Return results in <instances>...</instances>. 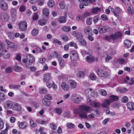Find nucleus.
<instances>
[{
  "instance_id": "obj_35",
  "label": "nucleus",
  "mask_w": 134,
  "mask_h": 134,
  "mask_svg": "<svg viewBox=\"0 0 134 134\" xmlns=\"http://www.w3.org/2000/svg\"><path fill=\"white\" fill-rule=\"evenodd\" d=\"M6 42L8 45V46L10 48H15V45L14 44L10 42L8 40H6Z\"/></svg>"
},
{
  "instance_id": "obj_56",
  "label": "nucleus",
  "mask_w": 134,
  "mask_h": 134,
  "mask_svg": "<svg viewBox=\"0 0 134 134\" xmlns=\"http://www.w3.org/2000/svg\"><path fill=\"white\" fill-rule=\"evenodd\" d=\"M44 97L46 99L48 100H52V96L48 94H46Z\"/></svg>"
},
{
  "instance_id": "obj_36",
  "label": "nucleus",
  "mask_w": 134,
  "mask_h": 134,
  "mask_svg": "<svg viewBox=\"0 0 134 134\" xmlns=\"http://www.w3.org/2000/svg\"><path fill=\"white\" fill-rule=\"evenodd\" d=\"M47 92L46 90L44 88H39V92L40 94H45L47 93Z\"/></svg>"
},
{
  "instance_id": "obj_45",
  "label": "nucleus",
  "mask_w": 134,
  "mask_h": 134,
  "mask_svg": "<svg viewBox=\"0 0 134 134\" xmlns=\"http://www.w3.org/2000/svg\"><path fill=\"white\" fill-rule=\"evenodd\" d=\"M38 33V31L37 29H33L32 32V34L34 36L36 35Z\"/></svg>"
},
{
  "instance_id": "obj_16",
  "label": "nucleus",
  "mask_w": 134,
  "mask_h": 134,
  "mask_svg": "<svg viewBox=\"0 0 134 134\" xmlns=\"http://www.w3.org/2000/svg\"><path fill=\"white\" fill-rule=\"evenodd\" d=\"M110 99H109L111 103L113 102L114 101H117L118 100L119 98L117 96L115 95H111L110 96Z\"/></svg>"
},
{
  "instance_id": "obj_17",
  "label": "nucleus",
  "mask_w": 134,
  "mask_h": 134,
  "mask_svg": "<svg viewBox=\"0 0 134 134\" xmlns=\"http://www.w3.org/2000/svg\"><path fill=\"white\" fill-rule=\"evenodd\" d=\"M19 126L21 129H24L27 127V124L26 122H21L19 124Z\"/></svg>"
},
{
  "instance_id": "obj_47",
  "label": "nucleus",
  "mask_w": 134,
  "mask_h": 134,
  "mask_svg": "<svg viewBox=\"0 0 134 134\" xmlns=\"http://www.w3.org/2000/svg\"><path fill=\"white\" fill-rule=\"evenodd\" d=\"M128 100V98L126 96H124L121 99V101L123 103L127 102Z\"/></svg>"
},
{
  "instance_id": "obj_8",
  "label": "nucleus",
  "mask_w": 134,
  "mask_h": 134,
  "mask_svg": "<svg viewBox=\"0 0 134 134\" xmlns=\"http://www.w3.org/2000/svg\"><path fill=\"white\" fill-rule=\"evenodd\" d=\"M12 109L16 111H20L22 109L21 106L20 104L16 103L13 104Z\"/></svg>"
},
{
  "instance_id": "obj_52",
  "label": "nucleus",
  "mask_w": 134,
  "mask_h": 134,
  "mask_svg": "<svg viewBox=\"0 0 134 134\" xmlns=\"http://www.w3.org/2000/svg\"><path fill=\"white\" fill-rule=\"evenodd\" d=\"M30 124L31 126L33 127H35L37 125V124L36 123H35L34 121L32 119L30 120Z\"/></svg>"
},
{
  "instance_id": "obj_6",
  "label": "nucleus",
  "mask_w": 134,
  "mask_h": 134,
  "mask_svg": "<svg viewBox=\"0 0 134 134\" xmlns=\"http://www.w3.org/2000/svg\"><path fill=\"white\" fill-rule=\"evenodd\" d=\"M0 8L4 10H7L8 8L7 4L3 0H0Z\"/></svg>"
},
{
  "instance_id": "obj_3",
  "label": "nucleus",
  "mask_w": 134,
  "mask_h": 134,
  "mask_svg": "<svg viewBox=\"0 0 134 134\" xmlns=\"http://www.w3.org/2000/svg\"><path fill=\"white\" fill-rule=\"evenodd\" d=\"M71 99L74 103L79 104L81 102L83 98L77 95V94H74L72 95Z\"/></svg>"
},
{
  "instance_id": "obj_38",
  "label": "nucleus",
  "mask_w": 134,
  "mask_h": 134,
  "mask_svg": "<svg viewBox=\"0 0 134 134\" xmlns=\"http://www.w3.org/2000/svg\"><path fill=\"white\" fill-rule=\"evenodd\" d=\"M59 65L61 67H64L65 65V63L64 60L62 58L60 60H59Z\"/></svg>"
},
{
  "instance_id": "obj_63",
  "label": "nucleus",
  "mask_w": 134,
  "mask_h": 134,
  "mask_svg": "<svg viewBox=\"0 0 134 134\" xmlns=\"http://www.w3.org/2000/svg\"><path fill=\"white\" fill-rule=\"evenodd\" d=\"M38 5L40 6L43 5L44 3V1L43 0H38Z\"/></svg>"
},
{
  "instance_id": "obj_28",
  "label": "nucleus",
  "mask_w": 134,
  "mask_h": 134,
  "mask_svg": "<svg viewBox=\"0 0 134 134\" xmlns=\"http://www.w3.org/2000/svg\"><path fill=\"white\" fill-rule=\"evenodd\" d=\"M42 13L43 15L48 16L49 13V9L47 8L43 9L42 10Z\"/></svg>"
},
{
  "instance_id": "obj_12",
  "label": "nucleus",
  "mask_w": 134,
  "mask_h": 134,
  "mask_svg": "<svg viewBox=\"0 0 134 134\" xmlns=\"http://www.w3.org/2000/svg\"><path fill=\"white\" fill-rule=\"evenodd\" d=\"M111 103L109 99H106L102 104L101 105L104 108H107L109 106Z\"/></svg>"
},
{
  "instance_id": "obj_33",
  "label": "nucleus",
  "mask_w": 134,
  "mask_h": 134,
  "mask_svg": "<svg viewBox=\"0 0 134 134\" xmlns=\"http://www.w3.org/2000/svg\"><path fill=\"white\" fill-rule=\"evenodd\" d=\"M47 21L45 19H41L38 21V23L41 25L43 26L46 24Z\"/></svg>"
},
{
  "instance_id": "obj_5",
  "label": "nucleus",
  "mask_w": 134,
  "mask_h": 134,
  "mask_svg": "<svg viewBox=\"0 0 134 134\" xmlns=\"http://www.w3.org/2000/svg\"><path fill=\"white\" fill-rule=\"evenodd\" d=\"M27 26L26 22L25 21H23L19 24V28L20 30L24 31L26 29Z\"/></svg>"
},
{
  "instance_id": "obj_32",
  "label": "nucleus",
  "mask_w": 134,
  "mask_h": 134,
  "mask_svg": "<svg viewBox=\"0 0 134 134\" xmlns=\"http://www.w3.org/2000/svg\"><path fill=\"white\" fill-rule=\"evenodd\" d=\"M127 91V89L125 88H122L121 87L118 88L117 89V91L121 93L125 92Z\"/></svg>"
},
{
  "instance_id": "obj_62",
  "label": "nucleus",
  "mask_w": 134,
  "mask_h": 134,
  "mask_svg": "<svg viewBox=\"0 0 134 134\" xmlns=\"http://www.w3.org/2000/svg\"><path fill=\"white\" fill-rule=\"evenodd\" d=\"M118 62L120 64H123L125 62V60L122 58H119L118 60Z\"/></svg>"
},
{
  "instance_id": "obj_21",
  "label": "nucleus",
  "mask_w": 134,
  "mask_h": 134,
  "mask_svg": "<svg viewBox=\"0 0 134 134\" xmlns=\"http://www.w3.org/2000/svg\"><path fill=\"white\" fill-rule=\"evenodd\" d=\"M95 60L94 57L91 55L87 57L86 61L89 63H91L93 62Z\"/></svg>"
},
{
  "instance_id": "obj_22",
  "label": "nucleus",
  "mask_w": 134,
  "mask_h": 134,
  "mask_svg": "<svg viewBox=\"0 0 134 134\" xmlns=\"http://www.w3.org/2000/svg\"><path fill=\"white\" fill-rule=\"evenodd\" d=\"M92 0H79L81 3L84 5H88L90 4V1Z\"/></svg>"
},
{
  "instance_id": "obj_23",
  "label": "nucleus",
  "mask_w": 134,
  "mask_h": 134,
  "mask_svg": "<svg viewBox=\"0 0 134 134\" xmlns=\"http://www.w3.org/2000/svg\"><path fill=\"white\" fill-rule=\"evenodd\" d=\"M101 10V9L99 8L96 7L92 9V13L97 14Z\"/></svg>"
},
{
  "instance_id": "obj_7",
  "label": "nucleus",
  "mask_w": 134,
  "mask_h": 134,
  "mask_svg": "<svg viewBox=\"0 0 134 134\" xmlns=\"http://www.w3.org/2000/svg\"><path fill=\"white\" fill-rule=\"evenodd\" d=\"M71 59L72 60H76L78 58V56L77 52L75 51L71 52L70 54Z\"/></svg>"
},
{
  "instance_id": "obj_40",
  "label": "nucleus",
  "mask_w": 134,
  "mask_h": 134,
  "mask_svg": "<svg viewBox=\"0 0 134 134\" xmlns=\"http://www.w3.org/2000/svg\"><path fill=\"white\" fill-rule=\"evenodd\" d=\"M14 69L16 71L19 72L21 71L22 69L21 68L18 66H15L14 67Z\"/></svg>"
},
{
  "instance_id": "obj_1",
  "label": "nucleus",
  "mask_w": 134,
  "mask_h": 134,
  "mask_svg": "<svg viewBox=\"0 0 134 134\" xmlns=\"http://www.w3.org/2000/svg\"><path fill=\"white\" fill-rule=\"evenodd\" d=\"M90 109L89 107L85 105L80 106L78 108V113L79 116L82 119H87L88 118L86 114Z\"/></svg>"
},
{
  "instance_id": "obj_49",
  "label": "nucleus",
  "mask_w": 134,
  "mask_h": 134,
  "mask_svg": "<svg viewBox=\"0 0 134 134\" xmlns=\"http://www.w3.org/2000/svg\"><path fill=\"white\" fill-rule=\"evenodd\" d=\"M59 5L61 8H64L65 7V3L63 1H61L59 3Z\"/></svg>"
},
{
  "instance_id": "obj_4",
  "label": "nucleus",
  "mask_w": 134,
  "mask_h": 134,
  "mask_svg": "<svg viewBox=\"0 0 134 134\" xmlns=\"http://www.w3.org/2000/svg\"><path fill=\"white\" fill-rule=\"evenodd\" d=\"M85 94L88 97H93L94 95V91L91 88L88 89L85 91Z\"/></svg>"
},
{
  "instance_id": "obj_51",
  "label": "nucleus",
  "mask_w": 134,
  "mask_h": 134,
  "mask_svg": "<svg viewBox=\"0 0 134 134\" xmlns=\"http://www.w3.org/2000/svg\"><path fill=\"white\" fill-rule=\"evenodd\" d=\"M53 43H56L60 45L61 44V42L57 39L54 38L53 39Z\"/></svg>"
},
{
  "instance_id": "obj_34",
  "label": "nucleus",
  "mask_w": 134,
  "mask_h": 134,
  "mask_svg": "<svg viewBox=\"0 0 134 134\" xmlns=\"http://www.w3.org/2000/svg\"><path fill=\"white\" fill-rule=\"evenodd\" d=\"M48 6L50 7H53L54 5V2L53 0H49L48 3Z\"/></svg>"
},
{
  "instance_id": "obj_46",
  "label": "nucleus",
  "mask_w": 134,
  "mask_h": 134,
  "mask_svg": "<svg viewBox=\"0 0 134 134\" xmlns=\"http://www.w3.org/2000/svg\"><path fill=\"white\" fill-rule=\"evenodd\" d=\"M54 110L59 115H60L62 112V110L59 108H56Z\"/></svg>"
},
{
  "instance_id": "obj_15",
  "label": "nucleus",
  "mask_w": 134,
  "mask_h": 134,
  "mask_svg": "<svg viewBox=\"0 0 134 134\" xmlns=\"http://www.w3.org/2000/svg\"><path fill=\"white\" fill-rule=\"evenodd\" d=\"M51 73H48L45 74L44 76L43 80L45 81H49L51 79Z\"/></svg>"
},
{
  "instance_id": "obj_18",
  "label": "nucleus",
  "mask_w": 134,
  "mask_h": 134,
  "mask_svg": "<svg viewBox=\"0 0 134 134\" xmlns=\"http://www.w3.org/2000/svg\"><path fill=\"white\" fill-rule=\"evenodd\" d=\"M89 104L93 107L96 108L99 107L100 106V104L99 102H97L95 101H93L92 102H88Z\"/></svg>"
},
{
  "instance_id": "obj_37",
  "label": "nucleus",
  "mask_w": 134,
  "mask_h": 134,
  "mask_svg": "<svg viewBox=\"0 0 134 134\" xmlns=\"http://www.w3.org/2000/svg\"><path fill=\"white\" fill-rule=\"evenodd\" d=\"M80 44L82 46H85L86 45L87 43L86 40L83 39H81L80 40Z\"/></svg>"
},
{
  "instance_id": "obj_59",
  "label": "nucleus",
  "mask_w": 134,
  "mask_h": 134,
  "mask_svg": "<svg viewBox=\"0 0 134 134\" xmlns=\"http://www.w3.org/2000/svg\"><path fill=\"white\" fill-rule=\"evenodd\" d=\"M42 103L45 105L48 106L49 104H48V101L45 99H43L42 100Z\"/></svg>"
},
{
  "instance_id": "obj_55",
  "label": "nucleus",
  "mask_w": 134,
  "mask_h": 134,
  "mask_svg": "<svg viewBox=\"0 0 134 134\" xmlns=\"http://www.w3.org/2000/svg\"><path fill=\"white\" fill-rule=\"evenodd\" d=\"M10 12L12 15L15 16L16 12V10L15 8H12L10 10Z\"/></svg>"
},
{
  "instance_id": "obj_30",
  "label": "nucleus",
  "mask_w": 134,
  "mask_h": 134,
  "mask_svg": "<svg viewBox=\"0 0 134 134\" xmlns=\"http://www.w3.org/2000/svg\"><path fill=\"white\" fill-rule=\"evenodd\" d=\"M127 11L129 14L130 15H132L134 13V11L132 9V7L131 4L129 5L127 8Z\"/></svg>"
},
{
  "instance_id": "obj_10",
  "label": "nucleus",
  "mask_w": 134,
  "mask_h": 134,
  "mask_svg": "<svg viewBox=\"0 0 134 134\" xmlns=\"http://www.w3.org/2000/svg\"><path fill=\"white\" fill-rule=\"evenodd\" d=\"M109 29V27L107 26H100L98 28L99 32L101 34L105 33Z\"/></svg>"
},
{
  "instance_id": "obj_42",
  "label": "nucleus",
  "mask_w": 134,
  "mask_h": 134,
  "mask_svg": "<svg viewBox=\"0 0 134 134\" xmlns=\"http://www.w3.org/2000/svg\"><path fill=\"white\" fill-rule=\"evenodd\" d=\"M5 98V96L4 93L2 92H0V100L2 101H4Z\"/></svg>"
},
{
  "instance_id": "obj_61",
  "label": "nucleus",
  "mask_w": 134,
  "mask_h": 134,
  "mask_svg": "<svg viewBox=\"0 0 134 134\" xmlns=\"http://www.w3.org/2000/svg\"><path fill=\"white\" fill-rule=\"evenodd\" d=\"M67 126L69 128L72 129L74 127V125L72 123H69L67 124Z\"/></svg>"
},
{
  "instance_id": "obj_2",
  "label": "nucleus",
  "mask_w": 134,
  "mask_h": 134,
  "mask_svg": "<svg viewBox=\"0 0 134 134\" xmlns=\"http://www.w3.org/2000/svg\"><path fill=\"white\" fill-rule=\"evenodd\" d=\"M35 60L34 57L30 54H28L26 56V59L23 58L22 59L23 62L26 65L27 68L29 65H31Z\"/></svg>"
},
{
  "instance_id": "obj_14",
  "label": "nucleus",
  "mask_w": 134,
  "mask_h": 134,
  "mask_svg": "<svg viewBox=\"0 0 134 134\" xmlns=\"http://www.w3.org/2000/svg\"><path fill=\"white\" fill-rule=\"evenodd\" d=\"M2 54L3 57L5 59H8L10 57L9 53L6 50L2 51Z\"/></svg>"
},
{
  "instance_id": "obj_60",
  "label": "nucleus",
  "mask_w": 134,
  "mask_h": 134,
  "mask_svg": "<svg viewBox=\"0 0 134 134\" xmlns=\"http://www.w3.org/2000/svg\"><path fill=\"white\" fill-rule=\"evenodd\" d=\"M12 68L10 67H8L6 69L5 71L7 73H10L12 72Z\"/></svg>"
},
{
  "instance_id": "obj_39",
  "label": "nucleus",
  "mask_w": 134,
  "mask_h": 134,
  "mask_svg": "<svg viewBox=\"0 0 134 134\" xmlns=\"http://www.w3.org/2000/svg\"><path fill=\"white\" fill-rule=\"evenodd\" d=\"M124 44L125 46L127 47H130L131 45L130 42L129 41L127 40L124 41Z\"/></svg>"
},
{
  "instance_id": "obj_13",
  "label": "nucleus",
  "mask_w": 134,
  "mask_h": 134,
  "mask_svg": "<svg viewBox=\"0 0 134 134\" xmlns=\"http://www.w3.org/2000/svg\"><path fill=\"white\" fill-rule=\"evenodd\" d=\"M97 73L98 76L100 77H103L105 74V72L103 69H101L98 70L97 71Z\"/></svg>"
},
{
  "instance_id": "obj_53",
  "label": "nucleus",
  "mask_w": 134,
  "mask_h": 134,
  "mask_svg": "<svg viewBox=\"0 0 134 134\" xmlns=\"http://www.w3.org/2000/svg\"><path fill=\"white\" fill-rule=\"evenodd\" d=\"M92 18H90L88 19L86 21V23L88 25H90L92 24Z\"/></svg>"
},
{
  "instance_id": "obj_24",
  "label": "nucleus",
  "mask_w": 134,
  "mask_h": 134,
  "mask_svg": "<svg viewBox=\"0 0 134 134\" xmlns=\"http://www.w3.org/2000/svg\"><path fill=\"white\" fill-rule=\"evenodd\" d=\"M20 85H9V87L11 89L19 90L20 88Z\"/></svg>"
},
{
  "instance_id": "obj_31",
  "label": "nucleus",
  "mask_w": 134,
  "mask_h": 134,
  "mask_svg": "<svg viewBox=\"0 0 134 134\" xmlns=\"http://www.w3.org/2000/svg\"><path fill=\"white\" fill-rule=\"evenodd\" d=\"M61 87L65 91H67L69 88V86L65 82H63L61 84Z\"/></svg>"
},
{
  "instance_id": "obj_64",
  "label": "nucleus",
  "mask_w": 134,
  "mask_h": 134,
  "mask_svg": "<svg viewBox=\"0 0 134 134\" xmlns=\"http://www.w3.org/2000/svg\"><path fill=\"white\" fill-rule=\"evenodd\" d=\"M25 10V8L24 5H22L21 6L19 9V10L21 12H24Z\"/></svg>"
},
{
  "instance_id": "obj_9",
  "label": "nucleus",
  "mask_w": 134,
  "mask_h": 134,
  "mask_svg": "<svg viewBox=\"0 0 134 134\" xmlns=\"http://www.w3.org/2000/svg\"><path fill=\"white\" fill-rule=\"evenodd\" d=\"M13 104L10 100L6 101L4 104V107L5 109L12 108Z\"/></svg>"
},
{
  "instance_id": "obj_58",
  "label": "nucleus",
  "mask_w": 134,
  "mask_h": 134,
  "mask_svg": "<svg viewBox=\"0 0 134 134\" xmlns=\"http://www.w3.org/2000/svg\"><path fill=\"white\" fill-rule=\"evenodd\" d=\"M32 105L35 108H36L39 107L38 104L35 102H32Z\"/></svg>"
},
{
  "instance_id": "obj_26",
  "label": "nucleus",
  "mask_w": 134,
  "mask_h": 134,
  "mask_svg": "<svg viewBox=\"0 0 134 134\" xmlns=\"http://www.w3.org/2000/svg\"><path fill=\"white\" fill-rule=\"evenodd\" d=\"M127 106L130 110H134V103L133 102H129L127 104Z\"/></svg>"
},
{
  "instance_id": "obj_19",
  "label": "nucleus",
  "mask_w": 134,
  "mask_h": 134,
  "mask_svg": "<svg viewBox=\"0 0 134 134\" xmlns=\"http://www.w3.org/2000/svg\"><path fill=\"white\" fill-rule=\"evenodd\" d=\"M1 18L3 20L6 21L8 19V14L6 13H2L1 14Z\"/></svg>"
},
{
  "instance_id": "obj_50",
  "label": "nucleus",
  "mask_w": 134,
  "mask_h": 134,
  "mask_svg": "<svg viewBox=\"0 0 134 134\" xmlns=\"http://www.w3.org/2000/svg\"><path fill=\"white\" fill-rule=\"evenodd\" d=\"M90 13L88 12H85L82 15V18H84L89 16Z\"/></svg>"
},
{
  "instance_id": "obj_44",
  "label": "nucleus",
  "mask_w": 134,
  "mask_h": 134,
  "mask_svg": "<svg viewBox=\"0 0 134 134\" xmlns=\"http://www.w3.org/2000/svg\"><path fill=\"white\" fill-rule=\"evenodd\" d=\"M99 19V16L98 15L94 16L93 18V22L95 23H97Z\"/></svg>"
},
{
  "instance_id": "obj_41",
  "label": "nucleus",
  "mask_w": 134,
  "mask_h": 134,
  "mask_svg": "<svg viewBox=\"0 0 134 134\" xmlns=\"http://www.w3.org/2000/svg\"><path fill=\"white\" fill-rule=\"evenodd\" d=\"M100 93L102 95L105 96L107 94V93L104 90L102 89L100 90Z\"/></svg>"
},
{
  "instance_id": "obj_43",
  "label": "nucleus",
  "mask_w": 134,
  "mask_h": 134,
  "mask_svg": "<svg viewBox=\"0 0 134 134\" xmlns=\"http://www.w3.org/2000/svg\"><path fill=\"white\" fill-rule=\"evenodd\" d=\"M60 37L64 41H66L68 40V37L66 35H62L60 36Z\"/></svg>"
},
{
  "instance_id": "obj_11",
  "label": "nucleus",
  "mask_w": 134,
  "mask_h": 134,
  "mask_svg": "<svg viewBox=\"0 0 134 134\" xmlns=\"http://www.w3.org/2000/svg\"><path fill=\"white\" fill-rule=\"evenodd\" d=\"M121 36V34L119 32H118L116 34L111 35L110 36V38L112 40H116L118 38L120 37Z\"/></svg>"
},
{
  "instance_id": "obj_20",
  "label": "nucleus",
  "mask_w": 134,
  "mask_h": 134,
  "mask_svg": "<svg viewBox=\"0 0 134 134\" xmlns=\"http://www.w3.org/2000/svg\"><path fill=\"white\" fill-rule=\"evenodd\" d=\"M69 84L70 87L72 88H75L76 86V83L74 80H71L69 81Z\"/></svg>"
},
{
  "instance_id": "obj_54",
  "label": "nucleus",
  "mask_w": 134,
  "mask_h": 134,
  "mask_svg": "<svg viewBox=\"0 0 134 134\" xmlns=\"http://www.w3.org/2000/svg\"><path fill=\"white\" fill-rule=\"evenodd\" d=\"M85 74V73L83 71H81L79 72L77 75L78 77H80L84 76Z\"/></svg>"
},
{
  "instance_id": "obj_57",
  "label": "nucleus",
  "mask_w": 134,
  "mask_h": 134,
  "mask_svg": "<svg viewBox=\"0 0 134 134\" xmlns=\"http://www.w3.org/2000/svg\"><path fill=\"white\" fill-rule=\"evenodd\" d=\"M6 126L5 129L2 131L4 134H7L8 130L9 129V125L8 124H6Z\"/></svg>"
},
{
  "instance_id": "obj_25",
  "label": "nucleus",
  "mask_w": 134,
  "mask_h": 134,
  "mask_svg": "<svg viewBox=\"0 0 134 134\" xmlns=\"http://www.w3.org/2000/svg\"><path fill=\"white\" fill-rule=\"evenodd\" d=\"M92 30V28L90 26H86L84 29V32L86 34L88 35L89 32Z\"/></svg>"
},
{
  "instance_id": "obj_29",
  "label": "nucleus",
  "mask_w": 134,
  "mask_h": 134,
  "mask_svg": "<svg viewBox=\"0 0 134 134\" xmlns=\"http://www.w3.org/2000/svg\"><path fill=\"white\" fill-rule=\"evenodd\" d=\"M58 20L60 23H64L66 21V18L64 16H61L59 18Z\"/></svg>"
},
{
  "instance_id": "obj_27",
  "label": "nucleus",
  "mask_w": 134,
  "mask_h": 134,
  "mask_svg": "<svg viewBox=\"0 0 134 134\" xmlns=\"http://www.w3.org/2000/svg\"><path fill=\"white\" fill-rule=\"evenodd\" d=\"M61 29L62 30L66 32H69L71 30L70 27L69 26H64Z\"/></svg>"
},
{
  "instance_id": "obj_48",
  "label": "nucleus",
  "mask_w": 134,
  "mask_h": 134,
  "mask_svg": "<svg viewBox=\"0 0 134 134\" xmlns=\"http://www.w3.org/2000/svg\"><path fill=\"white\" fill-rule=\"evenodd\" d=\"M90 78L92 80H95L96 79V75L93 73H91L90 75Z\"/></svg>"
}]
</instances>
